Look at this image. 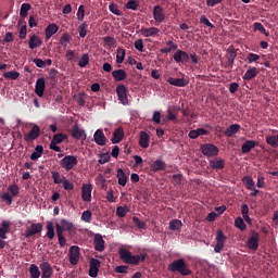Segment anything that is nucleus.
Here are the masks:
<instances>
[{
	"instance_id": "nucleus-38",
	"label": "nucleus",
	"mask_w": 278,
	"mask_h": 278,
	"mask_svg": "<svg viewBox=\"0 0 278 278\" xmlns=\"http://www.w3.org/2000/svg\"><path fill=\"white\" fill-rule=\"evenodd\" d=\"M29 10H31V4L23 3L20 9L21 18H27V12H29Z\"/></svg>"
},
{
	"instance_id": "nucleus-46",
	"label": "nucleus",
	"mask_w": 278,
	"mask_h": 278,
	"mask_svg": "<svg viewBox=\"0 0 278 278\" xmlns=\"http://www.w3.org/2000/svg\"><path fill=\"white\" fill-rule=\"evenodd\" d=\"M242 181L245 184L248 190H253V188H255V181H253V178L244 176Z\"/></svg>"
},
{
	"instance_id": "nucleus-17",
	"label": "nucleus",
	"mask_w": 278,
	"mask_h": 278,
	"mask_svg": "<svg viewBox=\"0 0 278 278\" xmlns=\"http://www.w3.org/2000/svg\"><path fill=\"white\" fill-rule=\"evenodd\" d=\"M81 199L83 201H86L89 203V201H92V185H84L81 188Z\"/></svg>"
},
{
	"instance_id": "nucleus-60",
	"label": "nucleus",
	"mask_w": 278,
	"mask_h": 278,
	"mask_svg": "<svg viewBox=\"0 0 278 278\" xmlns=\"http://www.w3.org/2000/svg\"><path fill=\"white\" fill-rule=\"evenodd\" d=\"M18 38L20 40H25V38H27V25L24 24L21 28H20V31H18Z\"/></svg>"
},
{
	"instance_id": "nucleus-35",
	"label": "nucleus",
	"mask_w": 278,
	"mask_h": 278,
	"mask_svg": "<svg viewBox=\"0 0 278 278\" xmlns=\"http://www.w3.org/2000/svg\"><path fill=\"white\" fill-rule=\"evenodd\" d=\"M43 151H45V148H42V146H37L35 148V151L30 154V160L33 161L39 160V157H42Z\"/></svg>"
},
{
	"instance_id": "nucleus-40",
	"label": "nucleus",
	"mask_w": 278,
	"mask_h": 278,
	"mask_svg": "<svg viewBox=\"0 0 278 278\" xmlns=\"http://www.w3.org/2000/svg\"><path fill=\"white\" fill-rule=\"evenodd\" d=\"M181 227H182V224H181V220L179 219H173L172 222H169L170 231H179Z\"/></svg>"
},
{
	"instance_id": "nucleus-32",
	"label": "nucleus",
	"mask_w": 278,
	"mask_h": 278,
	"mask_svg": "<svg viewBox=\"0 0 278 278\" xmlns=\"http://www.w3.org/2000/svg\"><path fill=\"white\" fill-rule=\"evenodd\" d=\"M236 58H238V52H236V48H233V46H230L226 51V60L236 62Z\"/></svg>"
},
{
	"instance_id": "nucleus-58",
	"label": "nucleus",
	"mask_w": 278,
	"mask_h": 278,
	"mask_svg": "<svg viewBox=\"0 0 278 278\" xmlns=\"http://www.w3.org/2000/svg\"><path fill=\"white\" fill-rule=\"evenodd\" d=\"M257 60H260V55L255 54V53H249L245 62H248V64H253V62H257Z\"/></svg>"
},
{
	"instance_id": "nucleus-30",
	"label": "nucleus",
	"mask_w": 278,
	"mask_h": 278,
	"mask_svg": "<svg viewBox=\"0 0 278 278\" xmlns=\"http://www.w3.org/2000/svg\"><path fill=\"white\" fill-rule=\"evenodd\" d=\"M257 146V142L254 140H247L242 146H241V152L242 153H251L252 149H255Z\"/></svg>"
},
{
	"instance_id": "nucleus-13",
	"label": "nucleus",
	"mask_w": 278,
	"mask_h": 278,
	"mask_svg": "<svg viewBox=\"0 0 278 278\" xmlns=\"http://www.w3.org/2000/svg\"><path fill=\"white\" fill-rule=\"evenodd\" d=\"M40 136V126L34 125L28 134L24 135L25 142H31L33 140H37Z\"/></svg>"
},
{
	"instance_id": "nucleus-20",
	"label": "nucleus",
	"mask_w": 278,
	"mask_h": 278,
	"mask_svg": "<svg viewBox=\"0 0 278 278\" xmlns=\"http://www.w3.org/2000/svg\"><path fill=\"white\" fill-rule=\"evenodd\" d=\"M93 245L96 251H99V253H103V251H105V240H103L101 235L94 236Z\"/></svg>"
},
{
	"instance_id": "nucleus-22",
	"label": "nucleus",
	"mask_w": 278,
	"mask_h": 278,
	"mask_svg": "<svg viewBox=\"0 0 278 278\" xmlns=\"http://www.w3.org/2000/svg\"><path fill=\"white\" fill-rule=\"evenodd\" d=\"M123 138H125V130L123 129V127H118L113 132V137L111 138V142H113V144H118L119 142L123 141Z\"/></svg>"
},
{
	"instance_id": "nucleus-51",
	"label": "nucleus",
	"mask_w": 278,
	"mask_h": 278,
	"mask_svg": "<svg viewBox=\"0 0 278 278\" xmlns=\"http://www.w3.org/2000/svg\"><path fill=\"white\" fill-rule=\"evenodd\" d=\"M132 223L138 229H147V223L140 220L138 217H132Z\"/></svg>"
},
{
	"instance_id": "nucleus-47",
	"label": "nucleus",
	"mask_w": 278,
	"mask_h": 278,
	"mask_svg": "<svg viewBox=\"0 0 278 278\" xmlns=\"http://www.w3.org/2000/svg\"><path fill=\"white\" fill-rule=\"evenodd\" d=\"M127 212H129V207L127 206H117L116 208V215L119 218H125V216H127Z\"/></svg>"
},
{
	"instance_id": "nucleus-25",
	"label": "nucleus",
	"mask_w": 278,
	"mask_h": 278,
	"mask_svg": "<svg viewBox=\"0 0 278 278\" xmlns=\"http://www.w3.org/2000/svg\"><path fill=\"white\" fill-rule=\"evenodd\" d=\"M29 49H38V47H42V39L38 37V35H33L28 40Z\"/></svg>"
},
{
	"instance_id": "nucleus-43",
	"label": "nucleus",
	"mask_w": 278,
	"mask_h": 278,
	"mask_svg": "<svg viewBox=\"0 0 278 278\" xmlns=\"http://www.w3.org/2000/svg\"><path fill=\"white\" fill-rule=\"evenodd\" d=\"M78 34L80 38H84L85 36H88V23L84 22L78 26Z\"/></svg>"
},
{
	"instance_id": "nucleus-24",
	"label": "nucleus",
	"mask_w": 278,
	"mask_h": 278,
	"mask_svg": "<svg viewBox=\"0 0 278 278\" xmlns=\"http://www.w3.org/2000/svg\"><path fill=\"white\" fill-rule=\"evenodd\" d=\"M140 33L142 36H144V38H153L157 36V34H160V28L157 27L141 28Z\"/></svg>"
},
{
	"instance_id": "nucleus-27",
	"label": "nucleus",
	"mask_w": 278,
	"mask_h": 278,
	"mask_svg": "<svg viewBox=\"0 0 278 278\" xmlns=\"http://www.w3.org/2000/svg\"><path fill=\"white\" fill-rule=\"evenodd\" d=\"M167 81L170 86H176V88H186V86H188V81L184 78L169 77Z\"/></svg>"
},
{
	"instance_id": "nucleus-45",
	"label": "nucleus",
	"mask_w": 278,
	"mask_h": 278,
	"mask_svg": "<svg viewBox=\"0 0 278 278\" xmlns=\"http://www.w3.org/2000/svg\"><path fill=\"white\" fill-rule=\"evenodd\" d=\"M29 273L31 278H40V269L36 264H31L29 267Z\"/></svg>"
},
{
	"instance_id": "nucleus-5",
	"label": "nucleus",
	"mask_w": 278,
	"mask_h": 278,
	"mask_svg": "<svg viewBox=\"0 0 278 278\" xmlns=\"http://www.w3.org/2000/svg\"><path fill=\"white\" fill-rule=\"evenodd\" d=\"M201 152L205 155V157H216L218 155L219 150L218 147L212 143H204L201 146Z\"/></svg>"
},
{
	"instance_id": "nucleus-56",
	"label": "nucleus",
	"mask_w": 278,
	"mask_h": 278,
	"mask_svg": "<svg viewBox=\"0 0 278 278\" xmlns=\"http://www.w3.org/2000/svg\"><path fill=\"white\" fill-rule=\"evenodd\" d=\"M138 1H136V0H129L126 4H125V8H126V10H134V11H136V10H138Z\"/></svg>"
},
{
	"instance_id": "nucleus-49",
	"label": "nucleus",
	"mask_w": 278,
	"mask_h": 278,
	"mask_svg": "<svg viewBox=\"0 0 278 278\" xmlns=\"http://www.w3.org/2000/svg\"><path fill=\"white\" fill-rule=\"evenodd\" d=\"M68 42H71V35L68 33H64L60 38V45L62 47H68Z\"/></svg>"
},
{
	"instance_id": "nucleus-39",
	"label": "nucleus",
	"mask_w": 278,
	"mask_h": 278,
	"mask_svg": "<svg viewBox=\"0 0 278 278\" xmlns=\"http://www.w3.org/2000/svg\"><path fill=\"white\" fill-rule=\"evenodd\" d=\"M88 64H90V56L88 55V53H85L78 60V66H80V68H86V66H88Z\"/></svg>"
},
{
	"instance_id": "nucleus-3",
	"label": "nucleus",
	"mask_w": 278,
	"mask_h": 278,
	"mask_svg": "<svg viewBox=\"0 0 278 278\" xmlns=\"http://www.w3.org/2000/svg\"><path fill=\"white\" fill-rule=\"evenodd\" d=\"M77 164H78V161H77V156L75 155H65L60 161V166H62V168H65V170H73V168H75Z\"/></svg>"
},
{
	"instance_id": "nucleus-19",
	"label": "nucleus",
	"mask_w": 278,
	"mask_h": 278,
	"mask_svg": "<svg viewBox=\"0 0 278 278\" xmlns=\"http://www.w3.org/2000/svg\"><path fill=\"white\" fill-rule=\"evenodd\" d=\"M71 136L74 140H86V132L79 128V126L74 125L71 129Z\"/></svg>"
},
{
	"instance_id": "nucleus-50",
	"label": "nucleus",
	"mask_w": 278,
	"mask_h": 278,
	"mask_svg": "<svg viewBox=\"0 0 278 278\" xmlns=\"http://www.w3.org/2000/svg\"><path fill=\"white\" fill-rule=\"evenodd\" d=\"M8 190L11 193V197H17L18 192H21V189L16 184L10 185Z\"/></svg>"
},
{
	"instance_id": "nucleus-63",
	"label": "nucleus",
	"mask_w": 278,
	"mask_h": 278,
	"mask_svg": "<svg viewBox=\"0 0 278 278\" xmlns=\"http://www.w3.org/2000/svg\"><path fill=\"white\" fill-rule=\"evenodd\" d=\"M51 174H52V179H53L54 184H62V181H64V178H62L60 176V173L52 172Z\"/></svg>"
},
{
	"instance_id": "nucleus-16",
	"label": "nucleus",
	"mask_w": 278,
	"mask_h": 278,
	"mask_svg": "<svg viewBox=\"0 0 278 278\" xmlns=\"http://www.w3.org/2000/svg\"><path fill=\"white\" fill-rule=\"evenodd\" d=\"M208 166L213 170H223L225 168V161L220 157H214L208 161Z\"/></svg>"
},
{
	"instance_id": "nucleus-44",
	"label": "nucleus",
	"mask_w": 278,
	"mask_h": 278,
	"mask_svg": "<svg viewBox=\"0 0 278 278\" xmlns=\"http://www.w3.org/2000/svg\"><path fill=\"white\" fill-rule=\"evenodd\" d=\"M4 79H13L16 80L18 77H21V74L16 71L5 72L3 74Z\"/></svg>"
},
{
	"instance_id": "nucleus-21",
	"label": "nucleus",
	"mask_w": 278,
	"mask_h": 278,
	"mask_svg": "<svg viewBox=\"0 0 278 278\" xmlns=\"http://www.w3.org/2000/svg\"><path fill=\"white\" fill-rule=\"evenodd\" d=\"M45 88H46L45 78H38L35 85V92L37 97H40V98L45 97Z\"/></svg>"
},
{
	"instance_id": "nucleus-10",
	"label": "nucleus",
	"mask_w": 278,
	"mask_h": 278,
	"mask_svg": "<svg viewBox=\"0 0 278 278\" xmlns=\"http://www.w3.org/2000/svg\"><path fill=\"white\" fill-rule=\"evenodd\" d=\"M101 268V261L91 258L89 263V277H99V269Z\"/></svg>"
},
{
	"instance_id": "nucleus-26",
	"label": "nucleus",
	"mask_w": 278,
	"mask_h": 278,
	"mask_svg": "<svg viewBox=\"0 0 278 278\" xmlns=\"http://www.w3.org/2000/svg\"><path fill=\"white\" fill-rule=\"evenodd\" d=\"M150 140H151V136H149L147 131H141L140 139H139V147H141V149H149Z\"/></svg>"
},
{
	"instance_id": "nucleus-2",
	"label": "nucleus",
	"mask_w": 278,
	"mask_h": 278,
	"mask_svg": "<svg viewBox=\"0 0 278 278\" xmlns=\"http://www.w3.org/2000/svg\"><path fill=\"white\" fill-rule=\"evenodd\" d=\"M168 270H170V273H179L180 275H182V277H188L189 275H192V270H190L188 264H186V261H184V258L172 262L168 265Z\"/></svg>"
},
{
	"instance_id": "nucleus-23",
	"label": "nucleus",
	"mask_w": 278,
	"mask_h": 278,
	"mask_svg": "<svg viewBox=\"0 0 278 278\" xmlns=\"http://www.w3.org/2000/svg\"><path fill=\"white\" fill-rule=\"evenodd\" d=\"M60 30V27L56 24H49L46 27V40H51L55 34Z\"/></svg>"
},
{
	"instance_id": "nucleus-14",
	"label": "nucleus",
	"mask_w": 278,
	"mask_h": 278,
	"mask_svg": "<svg viewBox=\"0 0 278 278\" xmlns=\"http://www.w3.org/2000/svg\"><path fill=\"white\" fill-rule=\"evenodd\" d=\"M153 18L155 23H164L166 21V13L162 7L155 5L153 8Z\"/></svg>"
},
{
	"instance_id": "nucleus-52",
	"label": "nucleus",
	"mask_w": 278,
	"mask_h": 278,
	"mask_svg": "<svg viewBox=\"0 0 278 278\" xmlns=\"http://www.w3.org/2000/svg\"><path fill=\"white\" fill-rule=\"evenodd\" d=\"M0 199L2 201H5L8 203V205H12V194H10V191L2 192L0 194Z\"/></svg>"
},
{
	"instance_id": "nucleus-61",
	"label": "nucleus",
	"mask_w": 278,
	"mask_h": 278,
	"mask_svg": "<svg viewBox=\"0 0 278 278\" xmlns=\"http://www.w3.org/2000/svg\"><path fill=\"white\" fill-rule=\"evenodd\" d=\"M61 184H63L64 190H73L75 188V185H73V182L68 181L66 179V177H64V176H63V181Z\"/></svg>"
},
{
	"instance_id": "nucleus-34",
	"label": "nucleus",
	"mask_w": 278,
	"mask_h": 278,
	"mask_svg": "<svg viewBox=\"0 0 278 278\" xmlns=\"http://www.w3.org/2000/svg\"><path fill=\"white\" fill-rule=\"evenodd\" d=\"M117 179H118V185L119 186H127V175L123 170V168L117 169Z\"/></svg>"
},
{
	"instance_id": "nucleus-41",
	"label": "nucleus",
	"mask_w": 278,
	"mask_h": 278,
	"mask_svg": "<svg viewBox=\"0 0 278 278\" xmlns=\"http://www.w3.org/2000/svg\"><path fill=\"white\" fill-rule=\"evenodd\" d=\"M266 143L269 144V147H273V149H277V147H278V134H277V136L266 137Z\"/></svg>"
},
{
	"instance_id": "nucleus-54",
	"label": "nucleus",
	"mask_w": 278,
	"mask_h": 278,
	"mask_svg": "<svg viewBox=\"0 0 278 278\" xmlns=\"http://www.w3.org/2000/svg\"><path fill=\"white\" fill-rule=\"evenodd\" d=\"M86 16V7L84 4L79 5L78 11H77V20L78 21H84Z\"/></svg>"
},
{
	"instance_id": "nucleus-36",
	"label": "nucleus",
	"mask_w": 278,
	"mask_h": 278,
	"mask_svg": "<svg viewBox=\"0 0 278 278\" xmlns=\"http://www.w3.org/2000/svg\"><path fill=\"white\" fill-rule=\"evenodd\" d=\"M47 238L49 240H53L55 238V229L53 228V222H48L47 223Z\"/></svg>"
},
{
	"instance_id": "nucleus-31",
	"label": "nucleus",
	"mask_w": 278,
	"mask_h": 278,
	"mask_svg": "<svg viewBox=\"0 0 278 278\" xmlns=\"http://www.w3.org/2000/svg\"><path fill=\"white\" fill-rule=\"evenodd\" d=\"M115 81H125L127 79V72L125 70H115L112 72Z\"/></svg>"
},
{
	"instance_id": "nucleus-55",
	"label": "nucleus",
	"mask_w": 278,
	"mask_h": 278,
	"mask_svg": "<svg viewBox=\"0 0 278 278\" xmlns=\"http://www.w3.org/2000/svg\"><path fill=\"white\" fill-rule=\"evenodd\" d=\"M103 41H104V45H106V47H110V48L116 47V39H114V37H110V36L104 37Z\"/></svg>"
},
{
	"instance_id": "nucleus-28",
	"label": "nucleus",
	"mask_w": 278,
	"mask_h": 278,
	"mask_svg": "<svg viewBox=\"0 0 278 278\" xmlns=\"http://www.w3.org/2000/svg\"><path fill=\"white\" fill-rule=\"evenodd\" d=\"M150 168L152 173H157L166 168V163L162 160H156L150 165Z\"/></svg>"
},
{
	"instance_id": "nucleus-33",
	"label": "nucleus",
	"mask_w": 278,
	"mask_h": 278,
	"mask_svg": "<svg viewBox=\"0 0 278 278\" xmlns=\"http://www.w3.org/2000/svg\"><path fill=\"white\" fill-rule=\"evenodd\" d=\"M255 77H257V68L251 67L245 72L243 79L245 81H251V79H255Z\"/></svg>"
},
{
	"instance_id": "nucleus-12",
	"label": "nucleus",
	"mask_w": 278,
	"mask_h": 278,
	"mask_svg": "<svg viewBox=\"0 0 278 278\" xmlns=\"http://www.w3.org/2000/svg\"><path fill=\"white\" fill-rule=\"evenodd\" d=\"M247 247L250 251H257L260 248V233L252 232V236L247 241Z\"/></svg>"
},
{
	"instance_id": "nucleus-62",
	"label": "nucleus",
	"mask_w": 278,
	"mask_h": 278,
	"mask_svg": "<svg viewBox=\"0 0 278 278\" xmlns=\"http://www.w3.org/2000/svg\"><path fill=\"white\" fill-rule=\"evenodd\" d=\"M172 179H173L174 186H180V184L184 179V176L181 174H175V175H173Z\"/></svg>"
},
{
	"instance_id": "nucleus-8",
	"label": "nucleus",
	"mask_w": 278,
	"mask_h": 278,
	"mask_svg": "<svg viewBox=\"0 0 278 278\" xmlns=\"http://www.w3.org/2000/svg\"><path fill=\"white\" fill-rule=\"evenodd\" d=\"M68 257H70V264H72V266H77V264H79V257H80L79 247L72 245L70 248Z\"/></svg>"
},
{
	"instance_id": "nucleus-64",
	"label": "nucleus",
	"mask_w": 278,
	"mask_h": 278,
	"mask_svg": "<svg viewBox=\"0 0 278 278\" xmlns=\"http://www.w3.org/2000/svg\"><path fill=\"white\" fill-rule=\"evenodd\" d=\"M61 227H63L65 231H71V229H73V224L67 222L66 219H63L61 220Z\"/></svg>"
},
{
	"instance_id": "nucleus-42",
	"label": "nucleus",
	"mask_w": 278,
	"mask_h": 278,
	"mask_svg": "<svg viewBox=\"0 0 278 278\" xmlns=\"http://www.w3.org/2000/svg\"><path fill=\"white\" fill-rule=\"evenodd\" d=\"M235 227H237V229H240V231L247 230V224H244V219L242 217H237L235 219Z\"/></svg>"
},
{
	"instance_id": "nucleus-4",
	"label": "nucleus",
	"mask_w": 278,
	"mask_h": 278,
	"mask_svg": "<svg viewBox=\"0 0 278 278\" xmlns=\"http://www.w3.org/2000/svg\"><path fill=\"white\" fill-rule=\"evenodd\" d=\"M66 138H68V136H66L65 134L54 135L52 141L50 142V149L52 151H55L56 153H62V148H60V146L58 144H62V142L66 140Z\"/></svg>"
},
{
	"instance_id": "nucleus-6",
	"label": "nucleus",
	"mask_w": 278,
	"mask_h": 278,
	"mask_svg": "<svg viewBox=\"0 0 278 278\" xmlns=\"http://www.w3.org/2000/svg\"><path fill=\"white\" fill-rule=\"evenodd\" d=\"M115 90L121 104L129 105V99L127 98V87H125V85H118Z\"/></svg>"
},
{
	"instance_id": "nucleus-1",
	"label": "nucleus",
	"mask_w": 278,
	"mask_h": 278,
	"mask_svg": "<svg viewBox=\"0 0 278 278\" xmlns=\"http://www.w3.org/2000/svg\"><path fill=\"white\" fill-rule=\"evenodd\" d=\"M119 258L124 264H134L138 265L140 262H144L147 260V253H141L140 255H134L127 249L119 250Z\"/></svg>"
},
{
	"instance_id": "nucleus-18",
	"label": "nucleus",
	"mask_w": 278,
	"mask_h": 278,
	"mask_svg": "<svg viewBox=\"0 0 278 278\" xmlns=\"http://www.w3.org/2000/svg\"><path fill=\"white\" fill-rule=\"evenodd\" d=\"M93 139L96 144H99V147H105V142H108V138H105V134H103V129L96 130L93 135Z\"/></svg>"
},
{
	"instance_id": "nucleus-37",
	"label": "nucleus",
	"mask_w": 278,
	"mask_h": 278,
	"mask_svg": "<svg viewBox=\"0 0 278 278\" xmlns=\"http://www.w3.org/2000/svg\"><path fill=\"white\" fill-rule=\"evenodd\" d=\"M125 55H127V50L119 48L116 54V64H123L125 62Z\"/></svg>"
},
{
	"instance_id": "nucleus-9",
	"label": "nucleus",
	"mask_w": 278,
	"mask_h": 278,
	"mask_svg": "<svg viewBox=\"0 0 278 278\" xmlns=\"http://www.w3.org/2000/svg\"><path fill=\"white\" fill-rule=\"evenodd\" d=\"M226 240H227V237L225 236V232H223V230H217L216 245L214 248L215 253H220V251H223Z\"/></svg>"
},
{
	"instance_id": "nucleus-59",
	"label": "nucleus",
	"mask_w": 278,
	"mask_h": 278,
	"mask_svg": "<svg viewBox=\"0 0 278 278\" xmlns=\"http://www.w3.org/2000/svg\"><path fill=\"white\" fill-rule=\"evenodd\" d=\"M200 23L202 25H205L206 27H211V29H214V24H212V22H210V20L207 18V16L205 15H202L200 17Z\"/></svg>"
},
{
	"instance_id": "nucleus-48",
	"label": "nucleus",
	"mask_w": 278,
	"mask_h": 278,
	"mask_svg": "<svg viewBox=\"0 0 278 278\" xmlns=\"http://www.w3.org/2000/svg\"><path fill=\"white\" fill-rule=\"evenodd\" d=\"M109 10L112 12V14H115V16H123V12H121L118 4L116 3H110Z\"/></svg>"
},
{
	"instance_id": "nucleus-11",
	"label": "nucleus",
	"mask_w": 278,
	"mask_h": 278,
	"mask_svg": "<svg viewBox=\"0 0 278 278\" xmlns=\"http://www.w3.org/2000/svg\"><path fill=\"white\" fill-rule=\"evenodd\" d=\"M173 59L176 62V64H179V63L186 64V63L190 62V54H188V52H186V51L177 50L174 53Z\"/></svg>"
},
{
	"instance_id": "nucleus-15",
	"label": "nucleus",
	"mask_w": 278,
	"mask_h": 278,
	"mask_svg": "<svg viewBox=\"0 0 278 278\" xmlns=\"http://www.w3.org/2000/svg\"><path fill=\"white\" fill-rule=\"evenodd\" d=\"M36 233H42V224H31L25 231V238H31Z\"/></svg>"
},
{
	"instance_id": "nucleus-57",
	"label": "nucleus",
	"mask_w": 278,
	"mask_h": 278,
	"mask_svg": "<svg viewBox=\"0 0 278 278\" xmlns=\"http://www.w3.org/2000/svg\"><path fill=\"white\" fill-rule=\"evenodd\" d=\"M134 47L137 51L142 53L144 51V41L142 39H138L135 41Z\"/></svg>"
},
{
	"instance_id": "nucleus-29",
	"label": "nucleus",
	"mask_w": 278,
	"mask_h": 278,
	"mask_svg": "<svg viewBox=\"0 0 278 278\" xmlns=\"http://www.w3.org/2000/svg\"><path fill=\"white\" fill-rule=\"evenodd\" d=\"M240 131V125L239 124H231L225 131L224 135L227 136V138H232V136H236Z\"/></svg>"
},
{
	"instance_id": "nucleus-7",
	"label": "nucleus",
	"mask_w": 278,
	"mask_h": 278,
	"mask_svg": "<svg viewBox=\"0 0 278 278\" xmlns=\"http://www.w3.org/2000/svg\"><path fill=\"white\" fill-rule=\"evenodd\" d=\"M39 268L41 270V278H51L53 277V267H51V264L47 262V260H43L39 264Z\"/></svg>"
},
{
	"instance_id": "nucleus-53",
	"label": "nucleus",
	"mask_w": 278,
	"mask_h": 278,
	"mask_svg": "<svg viewBox=\"0 0 278 278\" xmlns=\"http://www.w3.org/2000/svg\"><path fill=\"white\" fill-rule=\"evenodd\" d=\"M81 220H84L85 223H91V220H92V212L90 210L85 211L81 214Z\"/></svg>"
}]
</instances>
